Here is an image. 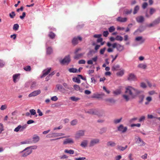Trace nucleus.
<instances>
[{"label":"nucleus","mask_w":160,"mask_h":160,"mask_svg":"<svg viewBox=\"0 0 160 160\" xmlns=\"http://www.w3.org/2000/svg\"><path fill=\"white\" fill-rule=\"evenodd\" d=\"M139 9V7L138 5L136 6L134 8V11L133 12V14H136L138 12Z\"/></svg>","instance_id":"31"},{"label":"nucleus","mask_w":160,"mask_h":160,"mask_svg":"<svg viewBox=\"0 0 160 160\" xmlns=\"http://www.w3.org/2000/svg\"><path fill=\"white\" fill-rule=\"evenodd\" d=\"M160 22V18H158L153 22V23L155 24H157L159 23Z\"/></svg>","instance_id":"59"},{"label":"nucleus","mask_w":160,"mask_h":160,"mask_svg":"<svg viewBox=\"0 0 160 160\" xmlns=\"http://www.w3.org/2000/svg\"><path fill=\"white\" fill-rule=\"evenodd\" d=\"M147 65L146 64L143 63H140L138 65V67L139 68L143 69H145L146 68Z\"/></svg>","instance_id":"30"},{"label":"nucleus","mask_w":160,"mask_h":160,"mask_svg":"<svg viewBox=\"0 0 160 160\" xmlns=\"http://www.w3.org/2000/svg\"><path fill=\"white\" fill-rule=\"evenodd\" d=\"M20 74L17 73L14 74L12 76L13 81V82L16 83L18 82L20 78Z\"/></svg>","instance_id":"16"},{"label":"nucleus","mask_w":160,"mask_h":160,"mask_svg":"<svg viewBox=\"0 0 160 160\" xmlns=\"http://www.w3.org/2000/svg\"><path fill=\"white\" fill-rule=\"evenodd\" d=\"M155 11L156 10L155 9L153 8H150V15H152L155 12Z\"/></svg>","instance_id":"58"},{"label":"nucleus","mask_w":160,"mask_h":160,"mask_svg":"<svg viewBox=\"0 0 160 160\" xmlns=\"http://www.w3.org/2000/svg\"><path fill=\"white\" fill-rule=\"evenodd\" d=\"M128 79L129 81H136L137 79L136 76L132 73H131L128 75Z\"/></svg>","instance_id":"11"},{"label":"nucleus","mask_w":160,"mask_h":160,"mask_svg":"<svg viewBox=\"0 0 160 160\" xmlns=\"http://www.w3.org/2000/svg\"><path fill=\"white\" fill-rule=\"evenodd\" d=\"M136 20L137 22L139 23H142L145 20L144 17L142 16H139L136 18Z\"/></svg>","instance_id":"18"},{"label":"nucleus","mask_w":160,"mask_h":160,"mask_svg":"<svg viewBox=\"0 0 160 160\" xmlns=\"http://www.w3.org/2000/svg\"><path fill=\"white\" fill-rule=\"evenodd\" d=\"M112 47L114 48H116L117 50L119 52L122 51L124 49V47L123 46L116 43L112 44Z\"/></svg>","instance_id":"5"},{"label":"nucleus","mask_w":160,"mask_h":160,"mask_svg":"<svg viewBox=\"0 0 160 160\" xmlns=\"http://www.w3.org/2000/svg\"><path fill=\"white\" fill-rule=\"evenodd\" d=\"M68 71L70 72L76 73L78 72L77 69L75 68H70L68 69Z\"/></svg>","instance_id":"35"},{"label":"nucleus","mask_w":160,"mask_h":160,"mask_svg":"<svg viewBox=\"0 0 160 160\" xmlns=\"http://www.w3.org/2000/svg\"><path fill=\"white\" fill-rule=\"evenodd\" d=\"M88 143V141L87 140H84L81 142L80 145L83 148H85L87 147Z\"/></svg>","instance_id":"19"},{"label":"nucleus","mask_w":160,"mask_h":160,"mask_svg":"<svg viewBox=\"0 0 160 160\" xmlns=\"http://www.w3.org/2000/svg\"><path fill=\"white\" fill-rule=\"evenodd\" d=\"M84 53H81L79 54L76 53L74 57L75 59H78L82 58L84 54Z\"/></svg>","instance_id":"23"},{"label":"nucleus","mask_w":160,"mask_h":160,"mask_svg":"<svg viewBox=\"0 0 160 160\" xmlns=\"http://www.w3.org/2000/svg\"><path fill=\"white\" fill-rule=\"evenodd\" d=\"M115 39L117 40L120 41H121L122 40L123 38L121 36L118 35L116 37Z\"/></svg>","instance_id":"53"},{"label":"nucleus","mask_w":160,"mask_h":160,"mask_svg":"<svg viewBox=\"0 0 160 160\" xmlns=\"http://www.w3.org/2000/svg\"><path fill=\"white\" fill-rule=\"evenodd\" d=\"M78 121L77 119H74L72 121L70 122L71 125L74 126L76 125L78 123Z\"/></svg>","instance_id":"39"},{"label":"nucleus","mask_w":160,"mask_h":160,"mask_svg":"<svg viewBox=\"0 0 160 160\" xmlns=\"http://www.w3.org/2000/svg\"><path fill=\"white\" fill-rule=\"evenodd\" d=\"M7 108V105H2L1 106L0 108V110H4L6 109Z\"/></svg>","instance_id":"56"},{"label":"nucleus","mask_w":160,"mask_h":160,"mask_svg":"<svg viewBox=\"0 0 160 160\" xmlns=\"http://www.w3.org/2000/svg\"><path fill=\"white\" fill-rule=\"evenodd\" d=\"M142 91L131 86H128L125 88L124 94L122 97L126 101L130 99H133L137 97Z\"/></svg>","instance_id":"1"},{"label":"nucleus","mask_w":160,"mask_h":160,"mask_svg":"<svg viewBox=\"0 0 160 160\" xmlns=\"http://www.w3.org/2000/svg\"><path fill=\"white\" fill-rule=\"evenodd\" d=\"M106 49V48L105 47L101 49L100 51V54L101 55H103L104 54V52L105 51Z\"/></svg>","instance_id":"61"},{"label":"nucleus","mask_w":160,"mask_h":160,"mask_svg":"<svg viewBox=\"0 0 160 160\" xmlns=\"http://www.w3.org/2000/svg\"><path fill=\"white\" fill-rule=\"evenodd\" d=\"M32 152V150H30L28 147L26 148L22 151L19 152V153L21 154V157H26L28 155L31 154Z\"/></svg>","instance_id":"3"},{"label":"nucleus","mask_w":160,"mask_h":160,"mask_svg":"<svg viewBox=\"0 0 160 160\" xmlns=\"http://www.w3.org/2000/svg\"><path fill=\"white\" fill-rule=\"evenodd\" d=\"M37 147H38L36 145H34V146H30V147H28V148L30 150H32V149H36L37 148Z\"/></svg>","instance_id":"55"},{"label":"nucleus","mask_w":160,"mask_h":160,"mask_svg":"<svg viewBox=\"0 0 160 160\" xmlns=\"http://www.w3.org/2000/svg\"><path fill=\"white\" fill-rule=\"evenodd\" d=\"M100 142V140L97 138L92 139L89 143V147H90L94 146L95 145L98 144Z\"/></svg>","instance_id":"4"},{"label":"nucleus","mask_w":160,"mask_h":160,"mask_svg":"<svg viewBox=\"0 0 160 160\" xmlns=\"http://www.w3.org/2000/svg\"><path fill=\"white\" fill-rule=\"evenodd\" d=\"M145 117L144 116H142L139 119V122H141L143 121L145 119Z\"/></svg>","instance_id":"64"},{"label":"nucleus","mask_w":160,"mask_h":160,"mask_svg":"<svg viewBox=\"0 0 160 160\" xmlns=\"http://www.w3.org/2000/svg\"><path fill=\"white\" fill-rule=\"evenodd\" d=\"M127 147V145H126L124 147H123L120 145H118L117 146V149L120 151H123L125 150Z\"/></svg>","instance_id":"24"},{"label":"nucleus","mask_w":160,"mask_h":160,"mask_svg":"<svg viewBox=\"0 0 160 160\" xmlns=\"http://www.w3.org/2000/svg\"><path fill=\"white\" fill-rule=\"evenodd\" d=\"M140 87L141 88L144 89L147 88V85L144 82H142L140 84Z\"/></svg>","instance_id":"46"},{"label":"nucleus","mask_w":160,"mask_h":160,"mask_svg":"<svg viewBox=\"0 0 160 160\" xmlns=\"http://www.w3.org/2000/svg\"><path fill=\"white\" fill-rule=\"evenodd\" d=\"M70 99L73 101L76 102L79 100L80 99L78 97L75 96H72L70 97Z\"/></svg>","instance_id":"34"},{"label":"nucleus","mask_w":160,"mask_h":160,"mask_svg":"<svg viewBox=\"0 0 160 160\" xmlns=\"http://www.w3.org/2000/svg\"><path fill=\"white\" fill-rule=\"evenodd\" d=\"M109 33L108 31H104L103 33V36L105 37H107L108 36Z\"/></svg>","instance_id":"63"},{"label":"nucleus","mask_w":160,"mask_h":160,"mask_svg":"<svg viewBox=\"0 0 160 160\" xmlns=\"http://www.w3.org/2000/svg\"><path fill=\"white\" fill-rule=\"evenodd\" d=\"M115 27L114 26H112L110 27V28H108V30H109V31L110 32H113V31H114L115 30Z\"/></svg>","instance_id":"50"},{"label":"nucleus","mask_w":160,"mask_h":160,"mask_svg":"<svg viewBox=\"0 0 160 160\" xmlns=\"http://www.w3.org/2000/svg\"><path fill=\"white\" fill-rule=\"evenodd\" d=\"M19 27V26L18 24H14L13 27V29L15 31H17L18 30Z\"/></svg>","instance_id":"42"},{"label":"nucleus","mask_w":160,"mask_h":160,"mask_svg":"<svg viewBox=\"0 0 160 160\" xmlns=\"http://www.w3.org/2000/svg\"><path fill=\"white\" fill-rule=\"evenodd\" d=\"M85 130H80L76 132L75 134V138L76 140H78L81 137L85 136Z\"/></svg>","instance_id":"2"},{"label":"nucleus","mask_w":160,"mask_h":160,"mask_svg":"<svg viewBox=\"0 0 160 160\" xmlns=\"http://www.w3.org/2000/svg\"><path fill=\"white\" fill-rule=\"evenodd\" d=\"M68 158V157L65 154H63L62 155L60 156V158L61 159H66Z\"/></svg>","instance_id":"52"},{"label":"nucleus","mask_w":160,"mask_h":160,"mask_svg":"<svg viewBox=\"0 0 160 160\" xmlns=\"http://www.w3.org/2000/svg\"><path fill=\"white\" fill-rule=\"evenodd\" d=\"M30 112L31 113V115H35V117H37V115L36 114V113L35 110L34 109H32L30 110Z\"/></svg>","instance_id":"37"},{"label":"nucleus","mask_w":160,"mask_h":160,"mask_svg":"<svg viewBox=\"0 0 160 160\" xmlns=\"http://www.w3.org/2000/svg\"><path fill=\"white\" fill-rule=\"evenodd\" d=\"M36 86V82L35 81L32 82L31 87V88H33L35 87Z\"/></svg>","instance_id":"57"},{"label":"nucleus","mask_w":160,"mask_h":160,"mask_svg":"<svg viewBox=\"0 0 160 160\" xmlns=\"http://www.w3.org/2000/svg\"><path fill=\"white\" fill-rule=\"evenodd\" d=\"M121 92V91L120 89H117L113 92V93L116 95L120 94Z\"/></svg>","instance_id":"29"},{"label":"nucleus","mask_w":160,"mask_h":160,"mask_svg":"<svg viewBox=\"0 0 160 160\" xmlns=\"http://www.w3.org/2000/svg\"><path fill=\"white\" fill-rule=\"evenodd\" d=\"M124 71L123 69L120 70V71L117 73V75L119 77L122 76L124 74Z\"/></svg>","instance_id":"28"},{"label":"nucleus","mask_w":160,"mask_h":160,"mask_svg":"<svg viewBox=\"0 0 160 160\" xmlns=\"http://www.w3.org/2000/svg\"><path fill=\"white\" fill-rule=\"evenodd\" d=\"M120 66L119 65H114L112 68V71H118L119 70Z\"/></svg>","instance_id":"26"},{"label":"nucleus","mask_w":160,"mask_h":160,"mask_svg":"<svg viewBox=\"0 0 160 160\" xmlns=\"http://www.w3.org/2000/svg\"><path fill=\"white\" fill-rule=\"evenodd\" d=\"M122 158V156L121 155H118L116 156L115 157V160H120Z\"/></svg>","instance_id":"60"},{"label":"nucleus","mask_w":160,"mask_h":160,"mask_svg":"<svg viewBox=\"0 0 160 160\" xmlns=\"http://www.w3.org/2000/svg\"><path fill=\"white\" fill-rule=\"evenodd\" d=\"M122 119V118H121L119 119H116L114 120L113 122L115 124H117L120 123Z\"/></svg>","instance_id":"32"},{"label":"nucleus","mask_w":160,"mask_h":160,"mask_svg":"<svg viewBox=\"0 0 160 160\" xmlns=\"http://www.w3.org/2000/svg\"><path fill=\"white\" fill-rule=\"evenodd\" d=\"M55 89L57 91H59L60 92L63 93H65L66 91L65 89L63 88L62 85L60 84H58L56 85Z\"/></svg>","instance_id":"8"},{"label":"nucleus","mask_w":160,"mask_h":160,"mask_svg":"<svg viewBox=\"0 0 160 160\" xmlns=\"http://www.w3.org/2000/svg\"><path fill=\"white\" fill-rule=\"evenodd\" d=\"M5 65V62L2 60L0 59V68H2Z\"/></svg>","instance_id":"47"},{"label":"nucleus","mask_w":160,"mask_h":160,"mask_svg":"<svg viewBox=\"0 0 160 160\" xmlns=\"http://www.w3.org/2000/svg\"><path fill=\"white\" fill-rule=\"evenodd\" d=\"M128 128L127 127H124L122 124H120L117 127L118 130L122 133L125 132L127 130Z\"/></svg>","instance_id":"6"},{"label":"nucleus","mask_w":160,"mask_h":160,"mask_svg":"<svg viewBox=\"0 0 160 160\" xmlns=\"http://www.w3.org/2000/svg\"><path fill=\"white\" fill-rule=\"evenodd\" d=\"M132 12V9L130 10L128 9H126L124 11V13L127 14L128 15L131 14Z\"/></svg>","instance_id":"43"},{"label":"nucleus","mask_w":160,"mask_h":160,"mask_svg":"<svg viewBox=\"0 0 160 160\" xmlns=\"http://www.w3.org/2000/svg\"><path fill=\"white\" fill-rule=\"evenodd\" d=\"M116 145V143L113 141H109L107 143V145L111 147H114Z\"/></svg>","instance_id":"36"},{"label":"nucleus","mask_w":160,"mask_h":160,"mask_svg":"<svg viewBox=\"0 0 160 160\" xmlns=\"http://www.w3.org/2000/svg\"><path fill=\"white\" fill-rule=\"evenodd\" d=\"M48 36L52 39H53L55 36V34L52 32H50L48 34Z\"/></svg>","instance_id":"41"},{"label":"nucleus","mask_w":160,"mask_h":160,"mask_svg":"<svg viewBox=\"0 0 160 160\" xmlns=\"http://www.w3.org/2000/svg\"><path fill=\"white\" fill-rule=\"evenodd\" d=\"M52 49L51 47H49L47 48V54H50L52 53Z\"/></svg>","instance_id":"38"},{"label":"nucleus","mask_w":160,"mask_h":160,"mask_svg":"<svg viewBox=\"0 0 160 160\" xmlns=\"http://www.w3.org/2000/svg\"><path fill=\"white\" fill-rule=\"evenodd\" d=\"M74 143V141L71 138H67L63 141V144L66 145L68 144H73Z\"/></svg>","instance_id":"12"},{"label":"nucleus","mask_w":160,"mask_h":160,"mask_svg":"<svg viewBox=\"0 0 160 160\" xmlns=\"http://www.w3.org/2000/svg\"><path fill=\"white\" fill-rule=\"evenodd\" d=\"M73 80L74 82H77L78 83H80V79L78 78H73Z\"/></svg>","instance_id":"49"},{"label":"nucleus","mask_w":160,"mask_h":160,"mask_svg":"<svg viewBox=\"0 0 160 160\" xmlns=\"http://www.w3.org/2000/svg\"><path fill=\"white\" fill-rule=\"evenodd\" d=\"M9 16L11 18H13L16 15V14L14 12H12L9 14Z\"/></svg>","instance_id":"51"},{"label":"nucleus","mask_w":160,"mask_h":160,"mask_svg":"<svg viewBox=\"0 0 160 160\" xmlns=\"http://www.w3.org/2000/svg\"><path fill=\"white\" fill-rule=\"evenodd\" d=\"M39 139L40 138L39 136L34 135L32 138V140L31 141V142H32V143H35L38 142L39 140Z\"/></svg>","instance_id":"22"},{"label":"nucleus","mask_w":160,"mask_h":160,"mask_svg":"<svg viewBox=\"0 0 160 160\" xmlns=\"http://www.w3.org/2000/svg\"><path fill=\"white\" fill-rule=\"evenodd\" d=\"M70 61V57L68 56L65 57L60 62L62 64H68Z\"/></svg>","instance_id":"15"},{"label":"nucleus","mask_w":160,"mask_h":160,"mask_svg":"<svg viewBox=\"0 0 160 160\" xmlns=\"http://www.w3.org/2000/svg\"><path fill=\"white\" fill-rule=\"evenodd\" d=\"M23 69L25 71H30L31 70V67L29 66H27L26 67H24L23 68Z\"/></svg>","instance_id":"45"},{"label":"nucleus","mask_w":160,"mask_h":160,"mask_svg":"<svg viewBox=\"0 0 160 160\" xmlns=\"http://www.w3.org/2000/svg\"><path fill=\"white\" fill-rule=\"evenodd\" d=\"M41 92V90L39 89L38 90H37L34 91L30 93L28 95V97H35L37 95H38Z\"/></svg>","instance_id":"10"},{"label":"nucleus","mask_w":160,"mask_h":160,"mask_svg":"<svg viewBox=\"0 0 160 160\" xmlns=\"http://www.w3.org/2000/svg\"><path fill=\"white\" fill-rule=\"evenodd\" d=\"M105 101L107 102H108L111 103H114L115 101L112 98H107L105 99Z\"/></svg>","instance_id":"33"},{"label":"nucleus","mask_w":160,"mask_h":160,"mask_svg":"<svg viewBox=\"0 0 160 160\" xmlns=\"http://www.w3.org/2000/svg\"><path fill=\"white\" fill-rule=\"evenodd\" d=\"M78 40L80 41H81L82 40V38L79 36H78L77 37H75L74 38L72 41L73 44H78Z\"/></svg>","instance_id":"14"},{"label":"nucleus","mask_w":160,"mask_h":160,"mask_svg":"<svg viewBox=\"0 0 160 160\" xmlns=\"http://www.w3.org/2000/svg\"><path fill=\"white\" fill-rule=\"evenodd\" d=\"M74 89L76 91H80V88L79 85H74L73 86Z\"/></svg>","instance_id":"54"},{"label":"nucleus","mask_w":160,"mask_h":160,"mask_svg":"<svg viewBox=\"0 0 160 160\" xmlns=\"http://www.w3.org/2000/svg\"><path fill=\"white\" fill-rule=\"evenodd\" d=\"M14 131L16 132H18V131H20V132H22L23 131L21 127V125H19L17 127L15 128L14 129Z\"/></svg>","instance_id":"27"},{"label":"nucleus","mask_w":160,"mask_h":160,"mask_svg":"<svg viewBox=\"0 0 160 160\" xmlns=\"http://www.w3.org/2000/svg\"><path fill=\"white\" fill-rule=\"evenodd\" d=\"M85 112L87 113H88L90 114H97V111L96 110L93 109H90L88 110H86L85 111Z\"/></svg>","instance_id":"20"},{"label":"nucleus","mask_w":160,"mask_h":160,"mask_svg":"<svg viewBox=\"0 0 160 160\" xmlns=\"http://www.w3.org/2000/svg\"><path fill=\"white\" fill-rule=\"evenodd\" d=\"M64 152L66 153H68L70 155L73 154L74 153V151L72 149L68 150L65 149L64 150Z\"/></svg>","instance_id":"25"},{"label":"nucleus","mask_w":160,"mask_h":160,"mask_svg":"<svg viewBox=\"0 0 160 160\" xmlns=\"http://www.w3.org/2000/svg\"><path fill=\"white\" fill-rule=\"evenodd\" d=\"M4 130V127L3 124L1 123H0V134H1Z\"/></svg>","instance_id":"40"},{"label":"nucleus","mask_w":160,"mask_h":160,"mask_svg":"<svg viewBox=\"0 0 160 160\" xmlns=\"http://www.w3.org/2000/svg\"><path fill=\"white\" fill-rule=\"evenodd\" d=\"M63 86L66 88L68 89L69 90H71L72 89V88L69 87L67 83H63L62 84Z\"/></svg>","instance_id":"44"},{"label":"nucleus","mask_w":160,"mask_h":160,"mask_svg":"<svg viewBox=\"0 0 160 160\" xmlns=\"http://www.w3.org/2000/svg\"><path fill=\"white\" fill-rule=\"evenodd\" d=\"M135 138L136 139V143L138 144L139 146H142L145 145V143L140 137H137Z\"/></svg>","instance_id":"9"},{"label":"nucleus","mask_w":160,"mask_h":160,"mask_svg":"<svg viewBox=\"0 0 160 160\" xmlns=\"http://www.w3.org/2000/svg\"><path fill=\"white\" fill-rule=\"evenodd\" d=\"M141 126V124L139 123H137V124H132L131 125V126L132 127L136 126L138 127H140Z\"/></svg>","instance_id":"62"},{"label":"nucleus","mask_w":160,"mask_h":160,"mask_svg":"<svg viewBox=\"0 0 160 160\" xmlns=\"http://www.w3.org/2000/svg\"><path fill=\"white\" fill-rule=\"evenodd\" d=\"M32 143V142H31V141H28V140H26V141H22L20 142V143L21 144H28V143Z\"/></svg>","instance_id":"48"},{"label":"nucleus","mask_w":160,"mask_h":160,"mask_svg":"<svg viewBox=\"0 0 160 160\" xmlns=\"http://www.w3.org/2000/svg\"><path fill=\"white\" fill-rule=\"evenodd\" d=\"M135 40L137 41H140V44L143 43L145 41V39H143L142 36H139L136 37Z\"/></svg>","instance_id":"21"},{"label":"nucleus","mask_w":160,"mask_h":160,"mask_svg":"<svg viewBox=\"0 0 160 160\" xmlns=\"http://www.w3.org/2000/svg\"><path fill=\"white\" fill-rule=\"evenodd\" d=\"M64 134L62 133H52L51 134L47 135L46 136L47 138H56L60 137L64 135Z\"/></svg>","instance_id":"7"},{"label":"nucleus","mask_w":160,"mask_h":160,"mask_svg":"<svg viewBox=\"0 0 160 160\" xmlns=\"http://www.w3.org/2000/svg\"><path fill=\"white\" fill-rule=\"evenodd\" d=\"M51 68H48L47 69L44 70L42 72V75L41 76V78H42L47 76L50 72Z\"/></svg>","instance_id":"13"},{"label":"nucleus","mask_w":160,"mask_h":160,"mask_svg":"<svg viewBox=\"0 0 160 160\" xmlns=\"http://www.w3.org/2000/svg\"><path fill=\"white\" fill-rule=\"evenodd\" d=\"M128 20L127 18H122L121 17H119L116 19V20L118 22H126Z\"/></svg>","instance_id":"17"}]
</instances>
